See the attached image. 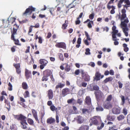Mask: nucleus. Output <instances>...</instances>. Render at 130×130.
<instances>
[{"label":"nucleus","mask_w":130,"mask_h":130,"mask_svg":"<svg viewBox=\"0 0 130 130\" xmlns=\"http://www.w3.org/2000/svg\"><path fill=\"white\" fill-rule=\"evenodd\" d=\"M128 22L129 21L128 18H127L123 21H122L121 24L123 31L126 37H127L128 36V32L127 31H128V28L127 27V24Z\"/></svg>","instance_id":"nucleus-1"},{"label":"nucleus","mask_w":130,"mask_h":130,"mask_svg":"<svg viewBox=\"0 0 130 130\" xmlns=\"http://www.w3.org/2000/svg\"><path fill=\"white\" fill-rule=\"evenodd\" d=\"M36 8L31 6H30L26 9L25 12L23 13V15L27 17L28 15H30L32 12L35 11Z\"/></svg>","instance_id":"nucleus-2"},{"label":"nucleus","mask_w":130,"mask_h":130,"mask_svg":"<svg viewBox=\"0 0 130 130\" xmlns=\"http://www.w3.org/2000/svg\"><path fill=\"white\" fill-rule=\"evenodd\" d=\"M129 6H128L126 4H125L123 6V9H122L121 10L122 14L120 18V20L122 21L125 18H126V10L125 9V8H126L127 9V8L129 7Z\"/></svg>","instance_id":"nucleus-3"},{"label":"nucleus","mask_w":130,"mask_h":130,"mask_svg":"<svg viewBox=\"0 0 130 130\" xmlns=\"http://www.w3.org/2000/svg\"><path fill=\"white\" fill-rule=\"evenodd\" d=\"M94 94L96 98L98 101L102 100L104 96L103 93L101 90L95 91Z\"/></svg>","instance_id":"nucleus-4"},{"label":"nucleus","mask_w":130,"mask_h":130,"mask_svg":"<svg viewBox=\"0 0 130 130\" xmlns=\"http://www.w3.org/2000/svg\"><path fill=\"white\" fill-rule=\"evenodd\" d=\"M82 76L85 81L89 82L90 79V76L88 74L87 72L84 71L83 70L81 71Z\"/></svg>","instance_id":"nucleus-5"},{"label":"nucleus","mask_w":130,"mask_h":130,"mask_svg":"<svg viewBox=\"0 0 130 130\" xmlns=\"http://www.w3.org/2000/svg\"><path fill=\"white\" fill-rule=\"evenodd\" d=\"M14 117L15 119H17L18 120H20V122L26 121V117L21 114L15 115Z\"/></svg>","instance_id":"nucleus-6"},{"label":"nucleus","mask_w":130,"mask_h":130,"mask_svg":"<svg viewBox=\"0 0 130 130\" xmlns=\"http://www.w3.org/2000/svg\"><path fill=\"white\" fill-rule=\"evenodd\" d=\"M104 77V75H101V73L97 71L95 74V77H93L94 80H95L98 81L100 80V78L102 79Z\"/></svg>","instance_id":"nucleus-7"},{"label":"nucleus","mask_w":130,"mask_h":130,"mask_svg":"<svg viewBox=\"0 0 130 130\" xmlns=\"http://www.w3.org/2000/svg\"><path fill=\"white\" fill-rule=\"evenodd\" d=\"M103 106L105 109H108L111 108L112 107V105L110 103L106 102L104 103Z\"/></svg>","instance_id":"nucleus-8"},{"label":"nucleus","mask_w":130,"mask_h":130,"mask_svg":"<svg viewBox=\"0 0 130 130\" xmlns=\"http://www.w3.org/2000/svg\"><path fill=\"white\" fill-rule=\"evenodd\" d=\"M70 90L68 88H65L63 89L62 91L61 95L62 96L64 97L69 93Z\"/></svg>","instance_id":"nucleus-9"},{"label":"nucleus","mask_w":130,"mask_h":130,"mask_svg":"<svg viewBox=\"0 0 130 130\" xmlns=\"http://www.w3.org/2000/svg\"><path fill=\"white\" fill-rule=\"evenodd\" d=\"M55 46L57 47L61 48L64 49H66V46L65 43L62 42L58 43L56 44Z\"/></svg>","instance_id":"nucleus-10"},{"label":"nucleus","mask_w":130,"mask_h":130,"mask_svg":"<svg viewBox=\"0 0 130 130\" xmlns=\"http://www.w3.org/2000/svg\"><path fill=\"white\" fill-rule=\"evenodd\" d=\"M31 110L34 117L36 121H37L38 123H39V121L38 118L37 111L33 109H32Z\"/></svg>","instance_id":"nucleus-11"},{"label":"nucleus","mask_w":130,"mask_h":130,"mask_svg":"<svg viewBox=\"0 0 130 130\" xmlns=\"http://www.w3.org/2000/svg\"><path fill=\"white\" fill-rule=\"evenodd\" d=\"M121 109L120 107H114L112 110V113L115 114H118L120 113Z\"/></svg>","instance_id":"nucleus-12"},{"label":"nucleus","mask_w":130,"mask_h":130,"mask_svg":"<svg viewBox=\"0 0 130 130\" xmlns=\"http://www.w3.org/2000/svg\"><path fill=\"white\" fill-rule=\"evenodd\" d=\"M52 72L49 69H46L43 72V75H44L48 77L50 76L52 74Z\"/></svg>","instance_id":"nucleus-13"},{"label":"nucleus","mask_w":130,"mask_h":130,"mask_svg":"<svg viewBox=\"0 0 130 130\" xmlns=\"http://www.w3.org/2000/svg\"><path fill=\"white\" fill-rule=\"evenodd\" d=\"M31 75V72L27 69H25V75L27 80L29 79Z\"/></svg>","instance_id":"nucleus-14"},{"label":"nucleus","mask_w":130,"mask_h":130,"mask_svg":"<svg viewBox=\"0 0 130 130\" xmlns=\"http://www.w3.org/2000/svg\"><path fill=\"white\" fill-rule=\"evenodd\" d=\"M97 117L94 116L91 119V123L94 125H98L99 124V122L96 119Z\"/></svg>","instance_id":"nucleus-15"},{"label":"nucleus","mask_w":130,"mask_h":130,"mask_svg":"<svg viewBox=\"0 0 130 130\" xmlns=\"http://www.w3.org/2000/svg\"><path fill=\"white\" fill-rule=\"evenodd\" d=\"M116 27L115 26H113L112 28V36L114 37V36H116L118 32V31L117 30H116Z\"/></svg>","instance_id":"nucleus-16"},{"label":"nucleus","mask_w":130,"mask_h":130,"mask_svg":"<svg viewBox=\"0 0 130 130\" xmlns=\"http://www.w3.org/2000/svg\"><path fill=\"white\" fill-rule=\"evenodd\" d=\"M48 96L49 100L52 99L53 96V92L51 89L49 90L48 92Z\"/></svg>","instance_id":"nucleus-17"},{"label":"nucleus","mask_w":130,"mask_h":130,"mask_svg":"<svg viewBox=\"0 0 130 130\" xmlns=\"http://www.w3.org/2000/svg\"><path fill=\"white\" fill-rule=\"evenodd\" d=\"M85 102L88 105H89L91 104V100L89 96H86L85 99Z\"/></svg>","instance_id":"nucleus-18"},{"label":"nucleus","mask_w":130,"mask_h":130,"mask_svg":"<svg viewBox=\"0 0 130 130\" xmlns=\"http://www.w3.org/2000/svg\"><path fill=\"white\" fill-rule=\"evenodd\" d=\"M39 62L41 64H43L46 66L48 63V61L45 59H41L39 60Z\"/></svg>","instance_id":"nucleus-19"},{"label":"nucleus","mask_w":130,"mask_h":130,"mask_svg":"<svg viewBox=\"0 0 130 130\" xmlns=\"http://www.w3.org/2000/svg\"><path fill=\"white\" fill-rule=\"evenodd\" d=\"M77 118V120L79 123L81 124L84 122V118L81 116H79Z\"/></svg>","instance_id":"nucleus-20"},{"label":"nucleus","mask_w":130,"mask_h":130,"mask_svg":"<svg viewBox=\"0 0 130 130\" xmlns=\"http://www.w3.org/2000/svg\"><path fill=\"white\" fill-rule=\"evenodd\" d=\"M55 120L54 118L50 117L47 119L46 122L47 123L51 124L55 122Z\"/></svg>","instance_id":"nucleus-21"},{"label":"nucleus","mask_w":130,"mask_h":130,"mask_svg":"<svg viewBox=\"0 0 130 130\" xmlns=\"http://www.w3.org/2000/svg\"><path fill=\"white\" fill-rule=\"evenodd\" d=\"M21 126L22 128L23 129H25L26 128V125H28L26 122V121L24 122H20Z\"/></svg>","instance_id":"nucleus-22"},{"label":"nucleus","mask_w":130,"mask_h":130,"mask_svg":"<svg viewBox=\"0 0 130 130\" xmlns=\"http://www.w3.org/2000/svg\"><path fill=\"white\" fill-rule=\"evenodd\" d=\"M65 85V84L59 83L55 87V89H57L59 88H62L64 87Z\"/></svg>","instance_id":"nucleus-23"},{"label":"nucleus","mask_w":130,"mask_h":130,"mask_svg":"<svg viewBox=\"0 0 130 130\" xmlns=\"http://www.w3.org/2000/svg\"><path fill=\"white\" fill-rule=\"evenodd\" d=\"M112 36V40L115 41L114 42V44L116 45H118L119 44V43L117 41L119 40V39H117L116 36H114V37L113 36Z\"/></svg>","instance_id":"nucleus-24"},{"label":"nucleus","mask_w":130,"mask_h":130,"mask_svg":"<svg viewBox=\"0 0 130 130\" xmlns=\"http://www.w3.org/2000/svg\"><path fill=\"white\" fill-rule=\"evenodd\" d=\"M89 126L87 125H82L79 128L78 130H88Z\"/></svg>","instance_id":"nucleus-25"},{"label":"nucleus","mask_w":130,"mask_h":130,"mask_svg":"<svg viewBox=\"0 0 130 130\" xmlns=\"http://www.w3.org/2000/svg\"><path fill=\"white\" fill-rule=\"evenodd\" d=\"M18 29H15L14 27L13 28V30L12 31H11V38H14V35L17 34V31Z\"/></svg>","instance_id":"nucleus-26"},{"label":"nucleus","mask_w":130,"mask_h":130,"mask_svg":"<svg viewBox=\"0 0 130 130\" xmlns=\"http://www.w3.org/2000/svg\"><path fill=\"white\" fill-rule=\"evenodd\" d=\"M28 123L30 125L33 126L34 125V122L33 120L31 118H28L27 119Z\"/></svg>","instance_id":"nucleus-27"},{"label":"nucleus","mask_w":130,"mask_h":130,"mask_svg":"<svg viewBox=\"0 0 130 130\" xmlns=\"http://www.w3.org/2000/svg\"><path fill=\"white\" fill-rule=\"evenodd\" d=\"M65 65L66 66V67L64 68V70L66 71L67 72H69L71 70L70 68V66L68 65V64L67 63H65L63 64V65Z\"/></svg>","instance_id":"nucleus-28"},{"label":"nucleus","mask_w":130,"mask_h":130,"mask_svg":"<svg viewBox=\"0 0 130 130\" xmlns=\"http://www.w3.org/2000/svg\"><path fill=\"white\" fill-rule=\"evenodd\" d=\"M68 21L67 20H66L65 21V23L62 25V28L63 29H66L68 26Z\"/></svg>","instance_id":"nucleus-29"},{"label":"nucleus","mask_w":130,"mask_h":130,"mask_svg":"<svg viewBox=\"0 0 130 130\" xmlns=\"http://www.w3.org/2000/svg\"><path fill=\"white\" fill-rule=\"evenodd\" d=\"M11 39L14 42V44L16 45H20L21 44L19 43V41L18 39H16L14 38H11Z\"/></svg>","instance_id":"nucleus-30"},{"label":"nucleus","mask_w":130,"mask_h":130,"mask_svg":"<svg viewBox=\"0 0 130 130\" xmlns=\"http://www.w3.org/2000/svg\"><path fill=\"white\" fill-rule=\"evenodd\" d=\"M99 86L97 85H94L93 86V88L90 89L91 91H93V90H95L98 91L99 90Z\"/></svg>","instance_id":"nucleus-31"},{"label":"nucleus","mask_w":130,"mask_h":130,"mask_svg":"<svg viewBox=\"0 0 130 130\" xmlns=\"http://www.w3.org/2000/svg\"><path fill=\"white\" fill-rule=\"evenodd\" d=\"M22 86L23 88L25 90L27 89L28 88V86L27 83L25 82H23L22 84Z\"/></svg>","instance_id":"nucleus-32"},{"label":"nucleus","mask_w":130,"mask_h":130,"mask_svg":"<svg viewBox=\"0 0 130 130\" xmlns=\"http://www.w3.org/2000/svg\"><path fill=\"white\" fill-rule=\"evenodd\" d=\"M107 119L108 120L110 121H113L115 119L114 116H110L109 114L107 115Z\"/></svg>","instance_id":"nucleus-33"},{"label":"nucleus","mask_w":130,"mask_h":130,"mask_svg":"<svg viewBox=\"0 0 130 130\" xmlns=\"http://www.w3.org/2000/svg\"><path fill=\"white\" fill-rule=\"evenodd\" d=\"M113 79V78L112 77L110 76L106 78L104 80L103 82L105 83H106L108 82L112 81Z\"/></svg>","instance_id":"nucleus-34"},{"label":"nucleus","mask_w":130,"mask_h":130,"mask_svg":"<svg viewBox=\"0 0 130 130\" xmlns=\"http://www.w3.org/2000/svg\"><path fill=\"white\" fill-rule=\"evenodd\" d=\"M122 100V102L121 105H123L125 102V99L124 97L122 95H121L120 96Z\"/></svg>","instance_id":"nucleus-35"},{"label":"nucleus","mask_w":130,"mask_h":130,"mask_svg":"<svg viewBox=\"0 0 130 130\" xmlns=\"http://www.w3.org/2000/svg\"><path fill=\"white\" fill-rule=\"evenodd\" d=\"M43 76L41 80L42 81H47L48 79V77L45 75H43Z\"/></svg>","instance_id":"nucleus-36"},{"label":"nucleus","mask_w":130,"mask_h":130,"mask_svg":"<svg viewBox=\"0 0 130 130\" xmlns=\"http://www.w3.org/2000/svg\"><path fill=\"white\" fill-rule=\"evenodd\" d=\"M74 101H75V100L73 98H72L71 99H68L67 100V102L68 104H71L72 103H73V105H74Z\"/></svg>","instance_id":"nucleus-37"},{"label":"nucleus","mask_w":130,"mask_h":130,"mask_svg":"<svg viewBox=\"0 0 130 130\" xmlns=\"http://www.w3.org/2000/svg\"><path fill=\"white\" fill-rule=\"evenodd\" d=\"M96 111H102L104 110V109L101 106H98L96 108Z\"/></svg>","instance_id":"nucleus-38"},{"label":"nucleus","mask_w":130,"mask_h":130,"mask_svg":"<svg viewBox=\"0 0 130 130\" xmlns=\"http://www.w3.org/2000/svg\"><path fill=\"white\" fill-rule=\"evenodd\" d=\"M93 24V21L91 20L90 22H89L87 26L89 28H91L92 27V24Z\"/></svg>","instance_id":"nucleus-39"},{"label":"nucleus","mask_w":130,"mask_h":130,"mask_svg":"<svg viewBox=\"0 0 130 130\" xmlns=\"http://www.w3.org/2000/svg\"><path fill=\"white\" fill-rule=\"evenodd\" d=\"M55 9L54 8H52L50 9V12L51 15L54 16L55 15Z\"/></svg>","instance_id":"nucleus-40"},{"label":"nucleus","mask_w":130,"mask_h":130,"mask_svg":"<svg viewBox=\"0 0 130 130\" xmlns=\"http://www.w3.org/2000/svg\"><path fill=\"white\" fill-rule=\"evenodd\" d=\"M124 116L122 115H121L117 117V119L118 120L120 121L124 119Z\"/></svg>","instance_id":"nucleus-41"},{"label":"nucleus","mask_w":130,"mask_h":130,"mask_svg":"<svg viewBox=\"0 0 130 130\" xmlns=\"http://www.w3.org/2000/svg\"><path fill=\"white\" fill-rule=\"evenodd\" d=\"M58 56L60 59L62 61H63L64 58L62 54L61 53H59L58 54Z\"/></svg>","instance_id":"nucleus-42"},{"label":"nucleus","mask_w":130,"mask_h":130,"mask_svg":"<svg viewBox=\"0 0 130 130\" xmlns=\"http://www.w3.org/2000/svg\"><path fill=\"white\" fill-rule=\"evenodd\" d=\"M24 97L25 98L29 97V93L28 91H26L24 94Z\"/></svg>","instance_id":"nucleus-43"},{"label":"nucleus","mask_w":130,"mask_h":130,"mask_svg":"<svg viewBox=\"0 0 130 130\" xmlns=\"http://www.w3.org/2000/svg\"><path fill=\"white\" fill-rule=\"evenodd\" d=\"M112 99V96L111 95H109L106 99V101L109 102H110Z\"/></svg>","instance_id":"nucleus-44"},{"label":"nucleus","mask_w":130,"mask_h":130,"mask_svg":"<svg viewBox=\"0 0 130 130\" xmlns=\"http://www.w3.org/2000/svg\"><path fill=\"white\" fill-rule=\"evenodd\" d=\"M124 1V0H120L118 5V8H120L121 7V4L123 3Z\"/></svg>","instance_id":"nucleus-45"},{"label":"nucleus","mask_w":130,"mask_h":130,"mask_svg":"<svg viewBox=\"0 0 130 130\" xmlns=\"http://www.w3.org/2000/svg\"><path fill=\"white\" fill-rule=\"evenodd\" d=\"M50 108L51 110L53 111L57 109V108H56L55 107L54 105H51L50 107Z\"/></svg>","instance_id":"nucleus-46"},{"label":"nucleus","mask_w":130,"mask_h":130,"mask_svg":"<svg viewBox=\"0 0 130 130\" xmlns=\"http://www.w3.org/2000/svg\"><path fill=\"white\" fill-rule=\"evenodd\" d=\"M13 66L16 69L20 68V63L13 64Z\"/></svg>","instance_id":"nucleus-47"},{"label":"nucleus","mask_w":130,"mask_h":130,"mask_svg":"<svg viewBox=\"0 0 130 130\" xmlns=\"http://www.w3.org/2000/svg\"><path fill=\"white\" fill-rule=\"evenodd\" d=\"M85 34L87 37V40L90 41L91 40V38H90L89 36L88 33L86 31L85 32Z\"/></svg>","instance_id":"nucleus-48"},{"label":"nucleus","mask_w":130,"mask_h":130,"mask_svg":"<svg viewBox=\"0 0 130 130\" xmlns=\"http://www.w3.org/2000/svg\"><path fill=\"white\" fill-rule=\"evenodd\" d=\"M111 7L112 9L110 11V13L111 14H114L115 12V7L113 6H112V7Z\"/></svg>","instance_id":"nucleus-49"},{"label":"nucleus","mask_w":130,"mask_h":130,"mask_svg":"<svg viewBox=\"0 0 130 130\" xmlns=\"http://www.w3.org/2000/svg\"><path fill=\"white\" fill-rule=\"evenodd\" d=\"M94 14L93 13H92L89 15V18L91 20H92L94 18Z\"/></svg>","instance_id":"nucleus-50"},{"label":"nucleus","mask_w":130,"mask_h":130,"mask_svg":"<svg viewBox=\"0 0 130 130\" xmlns=\"http://www.w3.org/2000/svg\"><path fill=\"white\" fill-rule=\"evenodd\" d=\"M122 113L125 116L127 115V109L125 108H123V109Z\"/></svg>","instance_id":"nucleus-51"},{"label":"nucleus","mask_w":130,"mask_h":130,"mask_svg":"<svg viewBox=\"0 0 130 130\" xmlns=\"http://www.w3.org/2000/svg\"><path fill=\"white\" fill-rule=\"evenodd\" d=\"M8 85L9 86L8 89L9 91H11L12 90V86L11 83L9 82V83Z\"/></svg>","instance_id":"nucleus-52"},{"label":"nucleus","mask_w":130,"mask_h":130,"mask_svg":"<svg viewBox=\"0 0 130 130\" xmlns=\"http://www.w3.org/2000/svg\"><path fill=\"white\" fill-rule=\"evenodd\" d=\"M86 52L85 54L87 55H89L90 54V50L89 48H87L86 50Z\"/></svg>","instance_id":"nucleus-53"},{"label":"nucleus","mask_w":130,"mask_h":130,"mask_svg":"<svg viewBox=\"0 0 130 130\" xmlns=\"http://www.w3.org/2000/svg\"><path fill=\"white\" fill-rule=\"evenodd\" d=\"M104 126V124L103 123H102L100 126H98L97 127V129L98 130H100L102 129Z\"/></svg>","instance_id":"nucleus-54"},{"label":"nucleus","mask_w":130,"mask_h":130,"mask_svg":"<svg viewBox=\"0 0 130 130\" xmlns=\"http://www.w3.org/2000/svg\"><path fill=\"white\" fill-rule=\"evenodd\" d=\"M38 43L40 44H41L42 43L43 40L42 37L41 36L38 37Z\"/></svg>","instance_id":"nucleus-55"},{"label":"nucleus","mask_w":130,"mask_h":130,"mask_svg":"<svg viewBox=\"0 0 130 130\" xmlns=\"http://www.w3.org/2000/svg\"><path fill=\"white\" fill-rule=\"evenodd\" d=\"M37 94V92L33 91L32 92L31 95L34 98L36 97Z\"/></svg>","instance_id":"nucleus-56"},{"label":"nucleus","mask_w":130,"mask_h":130,"mask_svg":"<svg viewBox=\"0 0 130 130\" xmlns=\"http://www.w3.org/2000/svg\"><path fill=\"white\" fill-rule=\"evenodd\" d=\"M45 115L44 112H41V116L40 119L41 120V121H42V119L43 117Z\"/></svg>","instance_id":"nucleus-57"},{"label":"nucleus","mask_w":130,"mask_h":130,"mask_svg":"<svg viewBox=\"0 0 130 130\" xmlns=\"http://www.w3.org/2000/svg\"><path fill=\"white\" fill-rule=\"evenodd\" d=\"M8 106V107H6V108L8 109V111H9L10 108V103L9 102H8L6 104Z\"/></svg>","instance_id":"nucleus-58"},{"label":"nucleus","mask_w":130,"mask_h":130,"mask_svg":"<svg viewBox=\"0 0 130 130\" xmlns=\"http://www.w3.org/2000/svg\"><path fill=\"white\" fill-rule=\"evenodd\" d=\"M87 85V83H86L84 82H82L81 84L82 86L83 87H86Z\"/></svg>","instance_id":"nucleus-59"},{"label":"nucleus","mask_w":130,"mask_h":130,"mask_svg":"<svg viewBox=\"0 0 130 130\" xmlns=\"http://www.w3.org/2000/svg\"><path fill=\"white\" fill-rule=\"evenodd\" d=\"M118 84L119 85V87L120 88H121L122 87L123 84L120 81L118 82Z\"/></svg>","instance_id":"nucleus-60"},{"label":"nucleus","mask_w":130,"mask_h":130,"mask_svg":"<svg viewBox=\"0 0 130 130\" xmlns=\"http://www.w3.org/2000/svg\"><path fill=\"white\" fill-rule=\"evenodd\" d=\"M80 23V21L79 20V19H78V18H77V20L75 21V23L76 25L79 24Z\"/></svg>","instance_id":"nucleus-61"},{"label":"nucleus","mask_w":130,"mask_h":130,"mask_svg":"<svg viewBox=\"0 0 130 130\" xmlns=\"http://www.w3.org/2000/svg\"><path fill=\"white\" fill-rule=\"evenodd\" d=\"M87 40L85 39L84 40V43L85 45H89V43L88 42Z\"/></svg>","instance_id":"nucleus-62"},{"label":"nucleus","mask_w":130,"mask_h":130,"mask_svg":"<svg viewBox=\"0 0 130 130\" xmlns=\"http://www.w3.org/2000/svg\"><path fill=\"white\" fill-rule=\"evenodd\" d=\"M83 102V101L81 99H78L77 100V103L81 104Z\"/></svg>","instance_id":"nucleus-63"},{"label":"nucleus","mask_w":130,"mask_h":130,"mask_svg":"<svg viewBox=\"0 0 130 130\" xmlns=\"http://www.w3.org/2000/svg\"><path fill=\"white\" fill-rule=\"evenodd\" d=\"M80 72V70L79 69H77L75 71V74L76 75H78L79 74Z\"/></svg>","instance_id":"nucleus-64"}]
</instances>
